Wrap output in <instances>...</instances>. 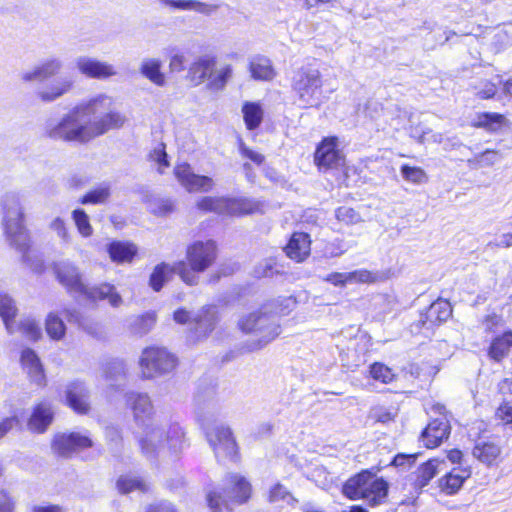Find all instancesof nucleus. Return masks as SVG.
Listing matches in <instances>:
<instances>
[{"label":"nucleus","instance_id":"obj_2","mask_svg":"<svg viewBox=\"0 0 512 512\" xmlns=\"http://www.w3.org/2000/svg\"><path fill=\"white\" fill-rule=\"evenodd\" d=\"M2 206L3 226L7 241L22 254L23 261L28 263L34 271H41L43 264L40 260L30 263V237L23 224L24 213L19 197L16 194H6Z\"/></svg>","mask_w":512,"mask_h":512},{"label":"nucleus","instance_id":"obj_23","mask_svg":"<svg viewBox=\"0 0 512 512\" xmlns=\"http://www.w3.org/2000/svg\"><path fill=\"white\" fill-rule=\"evenodd\" d=\"M472 470L469 465L454 467L438 480L440 490L446 495L456 494L464 482L471 477Z\"/></svg>","mask_w":512,"mask_h":512},{"label":"nucleus","instance_id":"obj_64","mask_svg":"<svg viewBox=\"0 0 512 512\" xmlns=\"http://www.w3.org/2000/svg\"><path fill=\"white\" fill-rule=\"evenodd\" d=\"M496 416L506 424H512V406L508 403L500 405L496 411Z\"/></svg>","mask_w":512,"mask_h":512},{"label":"nucleus","instance_id":"obj_54","mask_svg":"<svg viewBox=\"0 0 512 512\" xmlns=\"http://www.w3.org/2000/svg\"><path fill=\"white\" fill-rule=\"evenodd\" d=\"M232 77V67L230 65H227L214 74H211L210 77V87L212 89H222L228 82V80Z\"/></svg>","mask_w":512,"mask_h":512},{"label":"nucleus","instance_id":"obj_37","mask_svg":"<svg viewBox=\"0 0 512 512\" xmlns=\"http://www.w3.org/2000/svg\"><path fill=\"white\" fill-rule=\"evenodd\" d=\"M512 347V331H506L501 336L496 337L489 347V356L495 361H501Z\"/></svg>","mask_w":512,"mask_h":512},{"label":"nucleus","instance_id":"obj_17","mask_svg":"<svg viewBox=\"0 0 512 512\" xmlns=\"http://www.w3.org/2000/svg\"><path fill=\"white\" fill-rule=\"evenodd\" d=\"M73 88L74 80L72 76L64 75L53 78L46 84L38 87L35 91V96L43 103H52L68 94Z\"/></svg>","mask_w":512,"mask_h":512},{"label":"nucleus","instance_id":"obj_15","mask_svg":"<svg viewBox=\"0 0 512 512\" xmlns=\"http://www.w3.org/2000/svg\"><path fill=\"white\" fill-rule=\"evenodd\" d=\"M92 440L86 434L77 432L57 434L54 437L52 448L63 457H69L75 452L92 446Z\"/></svg>","mask_w":512,"mask_h":512},{"label":"nucleus","instance_id":"obj_56","mask_svg":"<svg viewBox=\"0 0 512 512\" xmlns=\"http://www.w3.org/2000/svg\"><path fill=\"white\" fill-rule=\"evenodd\" d=\"M497 85L489 80H482L474 86V93L481 99H490L495 96Z\"/></svg>","mask_w":512,"mask_h":512},{"label":"nucleus","instance_id":"obj_38","mask_svg":"<svg viewBox=\"0 0 512 512\" xmlns=\"http://www.w3.org/2000/svg\"><path fill=\"white\" fill-rule=\"evenodd\" d=\"M242 113L245 125L249 130L258 128L263 120L264 112L262 106L257 102H245Z\"/></svg>","mask_w":512,"mask_h":512},{"label":"nucleus","instance_id":"obj_41","mask_svg":"<svg viewBox=\"0 0 512 512\" xmlns=\"http://www.w3.org/2000/svg\"><path fill=\"white\" fill-rule=\"evenodd\" d=\"M501 155L494 150H486L483 153L475 155L468 159L467 163L471 169H481L494 165L500 161Z\"/></svg>","mask_w":512,"mask_h":512},{"label":"nucleus","instance_id":"obj_34","mask_svg":"<svg viewBox=\"0 0 512 512\" xmlns=\"http://www.w3.org/2000/svg\"><path fill=\"white\" fill-rule=\"evenodd\" d=\"M112 261L117 263L131 262L137 253L135 245L128 242L114 241L107 249Z\"/></svg>","mask_w":512,"mask_h":512},{"label":"nucleus","instance_id":"obj_10","mask_svg":"<svg viewBox=\"0 0 512 512\" xmlns=\"http://www.w3.org/2000/svg\"><path fill=\"white\" fill-rule=\"evenodd\" d=\"M238 325L242 332L254 335L249 345L251 351L261 349L280 334V325L267 308L241 318Z\"/></svg>","mask_w":512,"mask_h":512},{"label":"nucleus","instance_id":"obj_9","mask_svg":"<svg viewBox=\"0 0 512 512\" xmlns=\"http://www.w3.org/2000/svg\"><path fill=\"white\" fill-rule=\"evenodd\" d=\"M223 493L213 491L208 493L207 501L212 512H229V504H243L249 500L252 493L250 482L237 473L228 474L224 480Z\"/></svg>","mask_w":512,"mask_h":512},{"label":"nucleus","instance_id":"obj_8","mask_svg":"<svg viewBox=\"0 0 512 512\" xmlns=\"http://www.w3.org/2000/svg\"><path fill=\"white\" fill-rule=\"evenodd\" d=\"M291 87L301 108H318L326 100L322 89V75L314 66L298 68L292 77Z\"/></svg>","mask_w":512,"mask_h":512},{"label":"nucleus","instance_id":"obj_59","mask_svg":"<svg viewBox=\"0 0 512 512\" xmlns=\"http://www.w3.org/2000/svg\"><path fill=\"white\" fill-rule=\"evenodd\" d=\"M347 250L348 247L343 240L335 239L325 246L324 253L327 257L334 258L343 255Z\"/></svg>","mask_w":512,"mask_h":512},{"label":"nucleus","instance_id":"obj_63","mask_svg":"<svg viewBox=\"0 0 512 512\" xmlns=\"http://www.w3.org/2000/svg\"><path fill=\"white\" fill-rule=\"evenodd\" d=\"M15 501L4 489H0V512H14Z\"/></svg>","mask_w":512,"mask_h":512},{"label":"nucleus","instance_id":"obj_45","mask_svg":"<svg viewBox=\"0 0 512 512\" xmlns=\"http://www.w3.org/2000/svg\"><path fill=\"white\" fill-rule=\"evenodd\" d=\"M400 172L405 181L415 185L423 184L428 180L426 172L420 167L403 164L400 168Z\"/></svg>","mask_w":512,"mask_h":512},{"label":"nucleus","instance_id":"obj_60","mask_svg":"<svg viewBox=\"0 0 512 512\" xmlns=\"http://www.w3.org/2000/svg\"><path fill=\"white\" fill-rule=\"evenodd\" d=\"M50 229L65 243L70 241V234L66 228V223L61 217L54 218L50 224Z\"/></svg>","mask_w":512,"mask_h":512},{"label":"nucleus","instance_id":"obj_1","mask_svg":"<svg viewBox=\"0 0 512 512\" xmlns=\"http://www.w3.org/2000/svg\"><path fill=\"white\" fill-rule=\"evenodd\" d=\"M112 96L99 93L82 100L59 122L48 121L45 135L53 140L87 143L125 123V117L114 109Z\"/></svg>","mask_w":512,"mask_h":512},{"label":"nucleus","instance_id":"obj_40","mask_svg":"<svg viewBox=\"0 0 512 512\" xmlns=\"http://www.w3.org/2000/svg\"><path fill=\"white\" fill-rule=\"evenodd\" d=\"M176 274L175 264L161 263L157 265L150 276V285L155 291H160L171 274Z\"/></svg>","mask_w":512,"mask_h":512},{"label":"nucleus","instance_id":"obj_20","mask_svg":"<svg viewBox=\"0 0 512 512\" xmlns=\"http://www.w3.org/2000/svg\"><path fill=\"white\" fill-rule=\"evenodd\" d=\"M63 66L64 63L61 58L52 56L40 62L33 69L22 72L20 78L24 83L49 79L56 76Z\"/></svg>","mask_w":512,"mask_h":512},{"label":"nucleus","instance_id":"obj_49","mask_svg":"<svg viewBox=\"0 0 512 512\" xmlns=\"http://www.w3.org/2000/svg\"><path fill=\"white\" fill-rule=\"evenodd\" d=\"M169 54V69L173 72H181L185 69L186 56L177 47L167 48Z\"/></svg>","mask_w":512,"mask_h":512},{"label":"nucleus","instance_id":"obj_19","mask_svg":"<svg viewBox=\"0 0 512 512\" xmlns=\"http://www.w3.org/2000/svg\"><path fill=\"white\" fill-rule=\"evenodd\" d=\"M336 137L325 138L317 147L315 162L320 169L335 168L344 162L341 151L337 148Z\"/></svg>","mask_w":512,"mask_h":512},{"label":"nucleus","instance_id":"obj_18","mask_svg":"<svg viewBox=\"0 0 512 512\" xmlns=\"http://www.w3.org/2000/svg\"><path fill=\"white\" fill-rule=\"evenodd\" d=\"M451 314L450 303L447 300L438 299L424 313L420 314V318L414 327L416 329L432 330L434 326L446 321Z\"/></svg>","mask_w":512,"mask_h":512},{"label":"nucleus","instance_id":"obj_25","mask_svg":"<svg viewBox=\"0 0 512 512\" xmlns=\"http://www.w3.org/2000/svg\"><path fill=\"white\" fill-rule=\"evenodd\" d=\"M310 250L311 239L309 234L304 232L293 233L285 247L286 255L297 262L304 261L310 255Z\"/></svg>","mask_w":512,"mask_h":512},{"label":"nucleus","instance_id":"obj_4","mask_svg":"<svg viewBox=\"0 0 512 512\" xmlns=\"http://www.w3.org/2000/svg\"><path fill=\"white\" fill-rule=\"evenodd\" d=\"M139 444L147 457H177L188 446L185 432L178 423H172L167 428L148 426Z\"/></svg>","mask_w":512,"mask_h":512},{"label":"nucleus","instance_id":"obj_31","mask_svg":"<svg viewBox=\"0 0 512 512\" xmlns=\"http://www.w3.org/2000/svg\"><path fill=\"white\" fill-rule=\"evenodd\" d=\"M195 333L200 337L208 335L215 327L217 322V311L214 306L204 307L194 317Z\"/></svg>","mask_w":512,"mask_h":512},{"label":"nucleus","instance_id":"obj_61","mask_svg":"<svg viewBox=\"0 0 512 512\" xmlns=\"http://www.w3.org/2000/svg\"><path fill=\"white\" fill-rule=\"evenodd\" d=\"M155 323V316L152 313H147L136 319L135 333L146 334Z\"/></svg>","mask_w":512,"mask_h":512},{"label":"nucleus","instance_id":"obj_3","mask_svg":"<svg viewBox=\"0 0 512 512\" xmlns=\"http://www.w3.org/2000/svg\"><path fill=\"white\" fill-rule=\"evenodd\" d=\"M219 406L207 404L199 413V422L218 461L235 460L237 445L229 427L220 422Z\"/></svg>","mask_w":512,"mask_h":512},{"label":"nucleus","instance_id":"obj_33","mask_svg":"<svg viewBox=\"0 0 512 512\" xmlns=\"http://www.w3.org/2000/svg\"><path fill=\"white\" fill-rule=\"evenodd\" d=\"M162 61L158 58H145L141 62L140 72L153 84L162 87L166 83L164 73L161 71Z\"/></svg>","mask_w":512,"mask_h":512},{"label":"nucleus","instance_id":"obj_32","mask_svg":"<svg viewBox=\"0 0 512 512\" xmlns=\"http://www.w3.org/2000/svg\"><path fill=\"white\" fill-rule=\"evenodd\" d=\"M164 7L174 10H191L209 15L217 10V5L199 2L196 0H160Z\"/></svg>","mask_w":512,"mask_h":512},{"label":"nucleus","instance_id":"obj_62","mask_svg":"<svg viewBox=\"0 0 512 512\" xmlns=\"http://www.w3.org/2000/svg\"><path fill=\"white\" fill-rule=\"evenodd\" d=\"M239 150H240V153H241V155L243 157L248 158L249 160H251L256 165H261L263 163V161H264V156L262 154H260L259 152L254 151V150L248 148L242 142L240 143Z\"/></svg>","mask_w":512,"mask_h":512},{"label":"nucleus","instance_id":"obj_35","mask_svg":"<svg viewBox=\"0 0 512 512\" xmlns=\"http://www.w3.org/2000/svg\"><path fill=\"white\" fill-rule=\"evenodd\" d=\"M442 464H444V462L438 459H430L426 463L422 464L415 472V487L422 489L427 486L436 476L440 469V465Z\"/></svg>","mask_w":512,"mask_h":512},{"label":"nucleus","instance_id":"obj_50","mask_svg":"<svg viewBox=\"0 0 512 512\" xmlns=\"http://www.w3.org/2000/svg\"><path fill=\"white\" fill-rule=\"evenodd\" d=\"M19 329L21 333L29 340L36 341L41 335L42 331L39 324L31 318H26L21 321Z\"/></svg>","mask_w":512,"mask_h":512},{"label":"nucleus","instance_id":"obj_48","mask_svg":"<svg viewBox=\"0 0 512 512\" xmlns=\"http://www.w3.org/2000/svg\"><path fill=\"white\" fill-rule=\"evenodd\" d=\"M110 195L108 186H101L86 193L79 202L81 204H101L104 203Z\"/></svg>","mask_w":512,"mask_h":512},{"label":"nucleus","instance_id":"obj_26","mask_svg":"<svg viewBox=\"0 0 512 512\" xmlns=\"http://www.w3.org/2000/svg\"><path fill=\"white\" fill-rule=\"evenodd\" d=\"M473 456L485 465H492L501 455V447L495 439H478L472 450Z\"/></svg>","mask_w":512,"mask_h":512},{"label":"nucleus","instance_id":"obj_16","mask_svg":"<svg viewBox=\"0 0 512 512\" xmlns=\"http://www.w3.org/2000/svg\"><path fill=\"white\" fill-rule=\"evenodd\" d=\"M75 66L82 75L91 79L104 80L117 75L112 64L86 55L77 57Z\"/></svg>","mask_w":512,"mask_h":512},{"label":"nucleus","instance_id":"obj_51","mask_svg":"<svg viewBox=\"0 0 512 512\" xmlns=\"http://www.w3.org/2000/svg\"><path fill=\"white\" fill-rule=\"evenodd\" d=\"M174 201L169 198H158L153 200L150 205V211L157 216H167L174 211Z\"/></svg>","mask_w":512,"mask_h":512},{"label":"nucleus","instance_id":"obj_39","mask_svg":"<svg viewBox=\"0 0 512 512\" xmlns=\"http://www.w3.org/2000/svg\"><path fill=\"white\" fill-rule=\"evenodd\" d=\"M16 311L14 300L8 294L0 293V316L9 333H13L12 320Z\"/></svg>","mask_w":512,"mask_h":512},{"label":"nucleus","instance_id":"obj_14","mask_svg":"<svg viewBox=\"0 0 512 512\" xmlns=\"http://www.w3.org/2000/svg\"><path fill=\"white\" fill-rule=\"evenodd\" d=\"M174 175L177 181L188 192H209L214 187V180L205 175L194 173L188 163L178 164L174 168Z\"/></svg>","mask_w":512,"mask_h":512},{"label":"nucleus","instance_id":"obj_46","mask_svg":"<svg viewBox=\"0 0 512 512\" xmlns=\"http://www.w3.org/2000/svg\"><path fill=\"white\" fill-rule=\"evenodd\" d=\"M370 375L374 380L384 384L392 383L396 378V374L391 368L379 362L370 366Z\"/></svg>","mask_w":512,"mask_h":512},{"label":"nucleus","instance_id":"obj_47","mask_svg":"<svg viewBox=\"0 0 512 512\" xmlns=\"http://www.w3.org/2000/svg\"><path fill=\"white\" fill-rule=\"evenodd\" d=\"M72 218L79 234L82 237H90L93 234V228L90 224L89 217L82 209H75L72 212Z\"/></svg>","mask_w":512,"mask_h":512},{"label":"nucleus","instance_id":"obj_55","mask_svg":"<svg viewBox=\"0 0 512 512\" xmlns=\"http://www.w3.org/2000/svg\"><path fill=\"white\" fill-rule=\"evenodd\" d=\"M335 216L338 221L346 225L357 224L361 221L360 214L351 207L342 206L336 209Z\"/></svg>","mask_w":512,"mask_h":512},{"label":"nucleus","instance_id":"obj_7","mask_svg":"<svg viewBox=\"0 0 512 512\" xmlns=\"http://www.w3.org/2000/svg\"><path fill=\"white\" fill-rule=\"evenodd\" d=\"M185 261L175 263L176 274L187 285L199 283V273L208 269L216 259V246L212 240L196 241L187 247Z\"/></svg>","mask_w":512,"mask_h":512},{"label":"nucleus","instance_id":"obj_5","mask_svg":"<svg viewBox=\"0 0 512 512\" xmlns=\"http://www.w3.org/2000/svg\"><path fill=\"white\" fill-rule=\"evenodd\" d=\"M54 269L59 282L70 293L83 296L90 301L108 300V303L114 308L119 307L123 303L121 295L109 283H102L93 287L85 285L78 268L68 261L55 264Z\"/></svg>","mask_w":512,"mask_h":512},{"label":"nucleus","instance_id":"obj_6","mask_svg":"<svg viewBox=\"0 0 512 512\" xmlns=\"http://www.w3.org/2000/svg\"><path fill=\"white\" fill-rule=\"evenodd\" d=\"M389 484L383 478L376 477L369 470H363L349 478L343 485V494L351 500H364L369 506L376 507L386 502Z\"/></svg>","mask_w":512,"mask_h":512},{"label":"nucleus","instance_id":"obj_11","mask_svg":"<svg viewBox=\"0 0 512 512\" xmlns=\"http://www.w3.org/2000/svg\"><path fill=\"white\" fill-rule=\"evenodd\" d=\"M199 210L214 212L225 216H244L257 212L260 203L249 198L210 197L206 196L197 202Z\"/></svg>","mask_w":512,"mask_h":512},{"label":"nucleus","instance_id":"obj_29","mask_svg":"<svg viewBox=\"0 0 512 512\" xmlns=\"http://www.w3.org/2000/svg\"><path fill=\"white\" fill-rule=\"evenodd\" d=\"M215 63L216 60L213 56L203 55L197 58L189 67L188 74L191 80L196 84H200L208 77L210 78Z\"/></svg>","mask_w":512,"mask_h":512},{"label":"nucleus","instance_id":"obj_13","mask_svg":"<svg viewBox=\"0 0 512 512\" xmlns=\"http://www.w3.org/2000/svg\"><path fill=\"white\" fill-rule=\"evenodd\" d=\"M428 414L438 416L433 419L422 432L421 440L427 448L437 447L450 433L447 411L443 404L432 403L427 408Z\"/></svg>","mask_w":512,"mask_h":512},{"label":"nucleus","instance_id":"obj_28","mask_svg":"<svg viewBox=\"0 0 512 512\" xmlns=\"http://www.w3.org/2000/svg\"><path fill=\"white\" fill-rule=\"evenodd\" d=\"M21 363H22L23 369L29 375L31 381H33L37 385L44 384L45 375L43 372V368H42V365L40 363L38 356L35 354V352L33 350H31V349L23 350V352L21 354Z\"/></svg>","mask_w":512,"mask_h":512},{"label":"nucleus","instance_id":"obj_53","mask_svg":"<svg viewBox=\"0 0 512 512\" xmlns=\"http://www.w3.org/2000/svg\"><path fill=\"white\" fill-rule=\"evenodd\" d=\"M279 273L275 258L269 257L261 261L254 269V275L258 278L272 277Z\"/></svg>","mask_w":512,"mask_h":512},{"label":"nucleus","instance_id":"obj_42","mask_svg":"<svg viewBox=\"0 0 512 512\" xmlns=\"http://www.w3.org/2000/svg\"><path fill=\"white\" fill-rule=\"evenodd\" d=\"M117 488L123 494H127L132 491L144 492V491L148 490V484L144 480H142L136 476L126 475V476H121L118 479Z\"/></svg>","mask_w":512,"mask_h":512},{"label":"nucleus","instance_id":"obj_22","mask_svg":"<svg viewBox=\"0 0 512 512\" xmlns=\"http://www.w3.org/2000/svg\"><path fill=\"white\" fill-rule=\"evenodd\" d=\"M378 278L377 273L366 269H358L351 272H333L328 274L324 281L336 286L343 287L347 284L372 283Z\"/></svg>","mask_w":512,"mask_h":512},{"label":"nucleus","instance_id":"obj_21","mask_svg":"<svg viewBox=\"0 0 512 512\" xmlns=\"http://www.w3.org/2000/svg\"><path fill=\"white\" fill-rule=\"evenodd\" d=\"M126 403L138 424H144L154 414V407L148 394L129 392L125 395Z\"/></svg>","mask_w":512,"mask_h":512},{"label":"nucleus","instance_id":"obj_58","mask_svg":"<svg viewBox=\"0 0 512 512\" xmlns=\"http://www.w3.org/2000/svg\"><path fill=\"white\" fill-rule=\"evenodd\" d=\"M150 158L152 161L158 163L159 173H163V169L169 166L165 145L163 143L158 144L157 147L154 148V150L150 153Z\"/></svg>","mask_w":512,"mask_h":512},{"label":"nucleus","instance_id":"obj_24","mask_svg":"<svg viewBox=\"0 0 512 512\" xmlns=\"http://www.w3.org/2000/svg\"><path fill=\"white\" fill-rule=\"evenodd\" d=\"M67 405L78 414L89 411V392L82 382H72L66 388Z\"/></svg>","mask_w":512,"mask_h":512},{"label":"nucleus","instance_id":"obj_27","mask_svg":"<svg viewBox=\"0 0 512 512\" xmlns=\"http://www.w3.org/2000/svg\"><path fill=\"white\" fill-rule=\"evenodd\" d=\"M249 71L251 77L257 81H271L276 76L271 60L262 55L250 59Z\"/></svg>","mask_w":512,"mask_h":512},{"label":"nucleus","instance_id":"obj_57","mask_svg":"<svg viewBox=\"0 0 512 512\" xmlns=\"http://www.w3.org/2000/svg\"><path fill=\"white\" fill-rule=\"evenodd\" d=\"M504 119V116L498 113H483L478 117V125L495 130L503 123Z\"/></svg>","mask_w":512,"mask_h":512},{"label":"nucleus","instance_id":"obj_30","mask_svg":"<svg viewBox=\"0 0 512 512\" xmlns=\"http://www.w3.org/2000/svg\"><path fill=\"white\" fill-rule=\"evenodd\" d=\"M53 412L49 403L43 402L38 404L28 422V427L32 431L44 432L51 424Z\"/></svg>","mask_w":512,"mask_h":512},{"label":"nucleus","instance_id":"obj_43","mask_svg":"<svg viewBox=\"0 0 512 512\" xmlns=\"http://www.w3.org/2000/svg\"><path fill=\"white\" fill-rule=\"evenodd\" d=\"M45 328L48 336L53 340H61L66 332V326L61 318H59L54 313H49L46 322Z\"/></svg>","mask_w":512,"mask_h":512},{"label":"nucleus","instance_id":"obj_52","mask_svg":"<svg viewBox=\"0 0 512 512\" xmlns=\"http://www.w3.org/2000/svg\"><path fill=\"white\" fill-rule=\"evenodd\" d=\"M396 412L384 406H374L371 408L369 417L376 422L387 424L394 420Z\"/></svg>","mask_w":512,"mask_h":512},{"label":"nucleus","instance_id":"obj_36","mask_svg":"<svg viewBox=\"0 0 512 512\" xmlns=\"http://www.w3.org/2000/svg\"><path fill=\"white\" fill-rule=\"evenodd\" d=\"M104 377L109 386H121L126 378V365L124 361L115 359L107 363L104 368Z\"/></svg>","mask_w":512,"mask_h":512},{"label":"nucleus","instance_id":"obj_44","mask_svg":"<svg viewBox=\"0 0 512 512\" xmlns=\"http://www.w3.org/2000/svg\"><path fill=\"white\" fill-rule=\"evenodd\" d=\"M268 499L271 503L283 502L288 505H294L298 502L290 491L280 483H276L270 488Z\"/></svg>","mask_w":512,"mask_h":512},{"label":"nucleus","instance_id":"obj_12","mask_svg":"<svg viewBox=\"0 0 512 512\" xmlns=\"http://www.w3.org/2000/svg\"><path fill=\"white\" fill-rule=\"evenodd\" d=\"M176 364L174 355L158 347L144 349L139 359L141 374L146 379L167 374L176 367Z\"/></svg>","mask_w":512,"mask_h":512}]
</instances>
